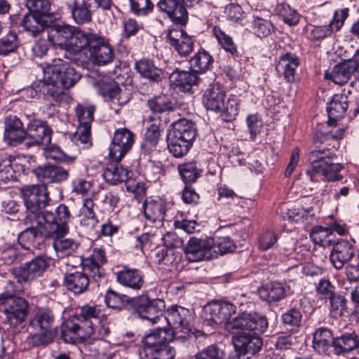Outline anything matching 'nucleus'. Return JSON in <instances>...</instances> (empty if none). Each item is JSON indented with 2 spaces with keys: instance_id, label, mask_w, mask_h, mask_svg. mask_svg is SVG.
Listing matches in <instances>:
<instances>
[{
  "instance_id": "dca6fc26",
  "label": "nucleus",
  "mask_w": 359,
  "mask_h": 359,
  "mask_svg": "<svg viewBox=\"0 0 359 359\" xmlns=\"http://www.w3.org/2000/svg\"><path fill=\"white\" fill-rule=\"evenodd\" d=\"M134 134L126 128L115 130L109 147V158L119 162L131 149L134 144Z\"/></svg>"
},
{
  "instance_id": "7c9ffc66",
  "label": "nucleus",
  "mask_w": 359,
  "mask_h": 359,
  "mask_svg": "<svg viewBox=\"0 0 359 359\" xmlns=\"http://www.w3.org/2000/svg\"><path fill=\"white\" fill-rule=\"evenodd\" d=\"M348 107V100L347 95L344 93L334 95L327 107L329 116L327 124L331 126H335L337 121L344 116Z\"/></svg>"
},
{
  "instance_id": "864d4df0",
  "label": "nucleus",
  "mask_w": 359,
  "mask_h": 359,
  "mask_svg": "<svg viewBox=\"0 0 359 359\" xmlns=\"http://www.w3.org/2000/svg\"><path fill=\"white\" fill-rule=\"evenodd\" d=\"M26 6L31 12L29 14L50 18L49 13L50 4L48 0H27Z\"/></svg>"
},
{
  "instance_id": "5701e85b",
  "label": "nucleus",
  "mask_w": 359,
  "mask_h": 359,
  "mask_svg": "<svg viewBox=\"0 0 359 359\" xmlns=\"http://www.w3.org/2000/svg\"><path fill=\"white\" fill-rule=\"evenodd\" d=\"M354 254L353 244L347 241H341L334 245L330 259L335 269H341L353 258Z\"/></svg>"
},
{
  "instance_id": "2eb2a0df",
  "label": "nucleus",
  "mask_w": 359,
  "mask_h": 359,
  "mask_svg": "<svg viewBox=\"0 0 359 359\" xmlns=\"http://www.w3.org/2000/svg\"><path fill=\"white\" fill-rule=\"evenodd\" d=\"M214 238L191 237L184 248V253L189 262H197L214 258L212 249Z\"/></svg>"
},
{
  "instance_id": "09e8293b",
  "label": "nucleus",
  "mask_w": 359,
  "mask_h": 359,
  "mask_svg": "<svg viewBox=\"0 0 359 359\" xmlns=\"http://www.w3.org/2000/svg\"><path fill=\"white\" fill-rule=\"evenodd\" d=\"M20 46L18 34L14 31H9L0 36V55H7L17 50Z\"/></svg>"
},
{
  "instance_id": "72a5a7b5",
  "label": "nucleus",
  "mask_w": 359,
  "mask_h": 359,
  "mask_svg": "<svg viewBox=\"0 0 359 359\" xmlns=\"http://www.w3.org/2000/svg\"><path fill=\"white\" fill-rule=\"evenodd\" d=\"M332 332L324 327L318 328L313 334V348L320 354H329L334 341Z\"/></svg>"
},
{
  "instance_id": "ea45409f",
  "label": "nucleus",
  "mask_w": 359,
  "mask_h": 359,
  "mask_svg": "<svg viewBox=\"0 0 359 359\" xmlns=\"http://www.w3.org/2000/svg\"><path fill=\"white\" fill-rule=\"evenodd\" d=\"M168 134L192 142L196 135L194 123L186 118H181L172 124Z\"/></svg>"
},
{
  "instance_id": "a19ab883",
  "label": "nucleus",
  "mask_w": 359,
  "mask_h": 359,
  "mask_svg": "<svg viewBox=\"0 0 359 359\" xmlns=\"http://www.w3.org/2000/svg\"><path fill=\"white\" fill-rule=\"evenodd\" d=\"M196 72L193 71H178L176 70L170 74V80L175 85L183 88L184 90H189L193 86L196 85L198 81V76Z\"/></svg>"
},
{
  "instance_id": "2f4dec72",
  "label": "nucleus",
  "mask_w": 359,
  "mask_h": 359,
  "mask_svg": "<svg viewBox=\"0 0 359 359\" xmlns=\"http://www.w3.org/2000/svg\"><path fill=\"white\" fill-rule=\"evenodd\" d=\"M357 69V65L353 60L335 65L330 73H325V78L332 80L334 83L342 85L348 81Z\"/></svg>"
},
{
  "instance_id": "b1692460",
  "label": "nucleus",
  "mask_w": 359,
  "mask_h": 359,
  "mask_svg": "<svg viewBox=\"0 0 359 359\" xmlns=\"http://www.w3.org/2000/svg\"><path fill=\"white\" fill-rule=\"evenodd\" d=\"M27 137V130L22 121L16 116L10 115L5 119L4 138L11 145L21 143Z\"/></svg>"
},
{
  "instance_id": "f8f14e48",
  "label": "nucleus",
  "mask_w": 359,
  "mask_h": 359,
  "mask_svg": "<svg viewBox=\"0 0 359 359\" xmlns=\"http://www.w3.org/2000/svg\"><path fill=\"white\" fill-rule=\"evenodd\" d=\"M135 311L143 319L153 324L156 323L165 311V302L161 299H150L147 295H142L133 300Z\"/></svg>"
},
{
  "instance_id": "4468645a",
  "label": "nucleus",
  "mask_w": 359,
  "mask_h": 359,
  "mask_svg": "<svg viewBox=\"0 0 359 359\" xmlns=\"http://www.w3.org/2000/svg\"><path fill=\"white\" fill-rule=\"evenodd\" d=\"M92 336L93 330L83 326L76 316H70L61 325V338L66 343H81Z\"/></svg>"
},
{
  "instance_id": "bb28decb",
  "label": "nucleus",
  "mask_w": 359,
  "mask_h": 359,
  "mask_svg": "<svg viewBox=\"0 0 359 359\" xmlns=\"http://www.w3.org/2000/svg\"><path fill=\"white\" fill-rule=\"evenodd\" d=\"M115 274L117 282L125 287L139 290L144 283L143 273L137 269L124 267Z\"/></svg>"
},
{
  "instance_id": "c03bdc74",
  "label": "nucleus",
  "mask_w": 359,
  "mask_h": 359,
  "mask_svg": "<svg viewBox=\"0 0 359 359\" xmlns=\"http://www.w3.org/2000/svg\"><path fill=\"white\" fill-rule=\"evenodd\" d=\"M213 58L205 50L196 53L189 60L191 70L196 73H203L208 70L212 64Z\"/></svg>"
},
{
  "instance_id": "393cba45",
  "label": "nucleus",
  "mask_w": 359,
  "mask_h": 359,
  "mask_svg": "<svg viewBox=\"0 0 359 359\" xmlns=\"http://www.w3.org/2000/svg\"><path fill=\"white\" fill-rule=\"evenodd\" d=\"M74 27L69 25H56L50 27L48 33V39L57 48L62 50H69Z\"/></svg>"
},
{
  "instance_id": "e433bc0d",
  "label": "nucleus",
  "mask_w": 359,
  "mask_h": 359,
  "mask_svg": "<svg viewBox=\"0 0 359 359\" xmlns=\"http://www.w3.org/2000/svg\"><path fill=\"white\" fill-rule=\"evenodd\" d=\"M137 72L144 78L150 81L159 82L164 77L163 72L157 67L152 60L142 59L135 63Z\"/></svg>"
},
{
  "instance_id": "13d9d810",
  "label": "nucleus",
  "mask_w": 359,
  "mask_h": 359,
  "mask_svg": "<svg viewBox=\"0 0 359 359\" xmlns=\"http://www.w3.org/2000/svg\"><path fill=\"white\" fill-rule=\"evenodd\" d=\"M252 30L257 36L266 37L273 30V26L269 20L254 16L252 22Z\"/></svg>"
},
{
  "instance_id": "aec40b11",
  "label": "nucleus",
  "mask_w": 359,
  "mask_h": 359,
  "mask_svg": "<svg viewBox=\"0 0 359 359\" xmlns=\"http://www.w3.org/2000/svg\"><path fill=\"white\" fill-rule=\"evenodd\" d=\"M36 177L46 186L47 184L60 183L69 177L68 170L55 165H45L33 169Z\"/></svg>"
},
{
  "instance_id": "20e7f679",
  "label": "nucleus",
  "mask_w": 359,
  "mask_h": 359,
  "mask_svg": "<svg viewBox=\"0 0 359 359\" xmlns=\"http://www.w3.org/2000/svg\"><path fill=\"white\" fill-rule=\"evenodd\" d=\"M55 217L48 214L46 217H36L34 215H26L24 224L27 228L22 231L18 241L22 247L26 250L36 248L39 243V239L57 238L65 231V228L54 223Z\"/></svg>"
},
{
  "instance_id": "58836bf2",
  "label": "nucleus",
  "mask_w": 359,
  "mask_h": 359,
  "mask_svg": "<svg viewBox=\"0 0 359 359\" xmlns=\"http://www.w3.org/2000/svg\"><path fill=\"white\" fill-rule=\"evenodd\" d=\"M145 218L151 222H162L166 211L165 202L161 200L146 201L143 205Z\"/></svg>"
},
{
  "instance_id": "9b49d317",
  "label": "nucleus",
  "mask_w": 359,
  "mask_h": 359,
  "mask_svg": "<svg viewBox=\"0 0 359 359\" xmlns=\"http://www.w3.org/2000/svg\"><path fill=\"white\" fill-rule=\"evenodd\" d=\"M54 319V314L50 309L46 307L36 309L29 324L41 332L35 337L37 338L38 345H46L53 341L55 336V332L53 327Z\"/></svg>"
},
{
  "instance_id": "cd10ccee",
  "label": "nucleus",
  "mask_w": 359,
  "mask_h": 359,
  "mask_svg": "<svg viewBox=\"0 0 359 359\" xmlns=\"http://www.w3.org/2000/svg\"><path fill=\"white\" fill-rule=\"evenodd\" d=\"M89 50L93 62L97 65H107L114 59V50L111 46L97 37L95 42L90 45Z\"/></svg>"
},
{
  "instance_id": "7ed1b4c3",
  "label": "nucleus",
  "mask_w": 359,
  "mask_h": 359,
  "mask_svg": "<svg viewBox=\"0 0 359 359\" xmlns=\"http://www.w3.org/2000/svg\"><path fill=\"white\" fill-rule=\"evenodd\" d=\"M104 251L94 248L90 255L81 261L83 271L67 273L64 283L67 289L75 294L83 293L88 287L90 278L97 281L104 276L102 266L106 263Z\"/></svg>"
},
{
  "instance_id": "f03ea898",
  "label": "nucleus",
  "mask_w": 359,
  "mask_h": 359,
  "mask_svg": "<svg viewBox=\"0 0 359 359\" xmlns=\"http://www.w3.org/2000/svg\"><path fill=\"white\" fill-rule=\"evenodd\" d=\"M43 90L57 102L69 100L67 90L74 86L81 75L69 64L62 59H54L43 67Z\"/></svg>"
},
{
  "instance_id": "69168bd1",
  "label": "nucleus",
  "mask_w": 359,
  "mask_h": 359,
  "mask_svg": "<svg viewBox=\"0 0 359 359\" xmlns=\"http://www.w3.org/2000/svg\"><path fill=\"white\" fill-rule=\"evenodd\" d=\"M125 295L120 294L109 289L107 291L104 302L107 306L120 310L125 304Z\"/></svg>"
},
{
  "instance_id": "a18cd8bd",
  "label": "nucleus",
  "mask_w": 359,
  "mask_h": 359,
  "mask_svg": "<svg viewBox=\"0 0 359 359\" xmlns=\"http://www.w3.org/2000/svg\"><path fill=\"white\" fill-rule=\"evenodd\" d=\"M333 347L337 354L349 352L359 348V339L355 334H346L337 338L333 341Z\"/></svg>"
},
{
  "instance_id": "603ef678",
  "label": "nucleus",
  "mask_w": 359,
  "mask_h": 359,
  "mask_svg": "<svg viewBox=\"0 0 359 359\" xmlns=\"http://www.w3.org/2000/svg\"><path fill=\"white\" fill-rule=\"evenodd\" d=\"M44 155L46 158L62 161L67 164L73 163L77 158L76 155H67L55 145L48 146L45 148Z\"/></svg>"
},
{
  "instance_id": "c9c22d12",
  "label": "nucleus",
  "mask_w": 359,
  "mask_h": 359,
  "mask_svg": "<svg viewBox=\"0 0 359 359\" xmlns=\"http://www.w3.org/2000/svg\"><path fill=\"white\" fill-rule=\"evenodd\" d=\"M73 36L69 43V50L75 53L81 52L95 42L96 35L87 34L77 27H74Z\"/></svg>"
},
{
  "instance_id": "e2e57ef3",
  "label": "nucleus",
  "mask_w": 359,
  "mask_h": 359,
  "mask_svg": "<svg viewBox=\"0 0 359 359\" xmlns=\"http://www.w3.org/2000/svg\"><path fill=\"white\" fill-rule=\"evenodd\" d=\"M316 292L323 299H328L337 292L334 285L329 279L321 278L316 284Z\"/></svg>"
},
{
  "instance_id": "3c124183",
  "label": "nucleus",
  "mask_w": 359,
  "mask_h": 359,
  "mask_svg": "<svg viewBox=\"0 0 359 359\" xmlns=\"http://www.w3.org/2000/svg\"><path fill=\"white\" fill-rule=\"evenodd\" d=\"M147 105L154 114H161L174 110L173 104L170 97L165 95H160L152 97L147 101Z\"/></svg>"
},
{
  "instance_id": "6e6552de",
  "label": "nucleus",
  "mask_w": 359,
  "mask_h": 359,
  "mask_svg": "<svg viewBox=\"0 0 359 359\" xmlns=\"http://www.w3.org/2000/svg\"><path fill=\"white\" fill-rule=\"evenodd\" d=\"M56 214H57V217L55 218L54 223L59 226H63L65 229L57 238H49V240L53 241V247L57 257L64 258L76 253L80 243L75 238H64L68 233L69 229L68 222L71 214L69 208L65 204H60L56 208Z\"/></svg>"
},
{
  "instance_id": "39448f33",
  "label": "nucleus",
  "mask_w": 359,
  "mask_h": 359,
  "mask_svg": "<svg viewBox=\"0 0 359 359\" xmlns=\"http://www.w3.org/2000/svg\"><path fill=\"white\" fill-rule=\"evenodd\" d=\"M172 334L165 328H158L146 334L140 341V359H173L175 349L170 345Z\"/></svg>"
},
{
  "instance_id": "1a4fd4ad",
  "label": "nucleus",
  "mask_w": 359,
  "mask_h": 359,
  "mask_svg": "<svg viewBox=\"0 0 359 359\" xmlns=\"http://www.w3.org/2000/svg\"><path fill=\"white\" fill-rule=\"evenodd\" d=\"M0 312L5 315V322L15 327L25 321L29 313V303L21 297L0 294Z\"/></svg>"
},
{
  "instance_id": "0eeeda50",
  "label": "nucleus",
  "mask_w": 359,
  "mask_h": 359,
  "mask_svg": "<svg viewBox=\"0 0 359 359\" xmlns=\"http://www.w3.org/2000/svg\"><path fill=\"white\" fill-rule=\"evenodd\" d=\"M165 318L171 328V330H168L172 334V339L196 340L204 337L203 332L191 326L192 315L187 308L178 305L172 306L166 310Z\"/></svg>"
},
{
  "instance_id": "4be33fe9",
  "label": "nucleus",
  "mask_w": 359,
  "mask_h": 359,
  "mask_svg": "<svg viewBox=\"0 0 359 359\" xmlns=\"http://www.w3.org/2000/svg\"><path fill=\"white\" fill-rule=\"evenodd\" d=\"M158 7L161 11L165 13L175 24L182 26L187 25L189 13L184 4L179 0H160Z\"/></svg>"
},
{
  "instance_id": "ddd939ff",
  "label": "nucleus",
  "mask_w": 359,
  "mask_h": 359,
  "mask_svg": "<svg viewBox=\"0 0 359 359\" xmlns=\"http://www.w3.org/2000/svg\"><path fill=\"white\" fill-rule=\"evenodd\" d=\"M50 265V259L38 256L30 262L12 269L13 276L18 283H26L34 280L41 276Z\"/></svg>"
},
{
  "instance_id": "c756f323",
  "label": "nucleus",
  "mask_w": 359,
  "mask_h": 359,
  "mask_svg": "<svg viewBox=\"0 0 359 359\" xmlns=\"http://www.w3.org/2000/svg\"><path fill=\"white\" fill-rule=\"evenodd\" d=\"M299 64V58L295 54L287 53L280 57L276 69L283 74L287 82L292 83L295 81L296 69Z\"/></svg>"
},
{
  "instance_id": "052dcab7",
  "label": "nucleus",
  "mask_w": 359,
  "mask_h": 359,
  "mask_svg": "<svg viewBox=\"0 0 359 359\" xmlns=\"http://www.w3.org/2000/svg\"><path fill=\"white\" fill-rule=\"evenodd\" d=\"M130 10L136 15L144 16L152 11L154 4L150 0H129Z\"/></svg>"
},
{
  "instance_id": "6ab92c4d",
  "label": "nucleus",
  "mask_w": 359,
  "mask_h": 359,
  "mask_svg": "<svg viewBox=\"0 0 359 359\" xmlns=\"http://www.w3.org/2000/svg\"><path fill=\"white\" fill-rule=\"evenodd\" d=\"M52 130L46 122L34 119L32 120L27 128V137L32 142H27L28 147L32 145L43 144L48 146L51 141Z\"/></svg>"
},
{
  "instance_id": "c85d7f7f",
  "label": "nucleus",
  "mask_w": 359,
  "mask_h": 359,
  "mask_svg": "<svg viewBox=\"0 0 359 359\" xmlns=\"http://www.w3.org/2000/svg\"><path fill=\"white\" fill-rule=\"evenodd\" d=\"M225 92L219 83L209 86L203 96V103L207 109L221 111L224 108Z\"/></svg>"
},
{
  "instance_id": "4d7b16f0",
  "label": "nucleus",
  "mask_w": 359,
  "mask_h": 359,
  "mask_svg": "<svg viewBox=\"0 0 359 359\" xmlns=\"http://www.w3.org/2000/svg\"><path fill=\"white\" fill-rule=\"evenodd\" d=\"M236 249V245L232 239L229 237L218 238L214 240V246L212 251L214 257L218 255H224L225 254L232 252Z\"/></svg>"
},
{
  "instance_id": "412c9836",
  "label": "nucleus",
  "mask_w": 359,
  "mask_h": 359,
  "mask_svg": "<svg viewBox=\"0 0 359 359\" xmlns=\"http://www.w3.org/2000/svg\"><path fill=\"white\" fill-rule=\"evenodd\" d=\"M97 90L102 96L110 100H116L120 105L126 104L130 100L128 93L122 90L118 84L111 79H104L95 83Z\"/></svg>"
},
{
  "instance_id": "4c0bfd02",
  "label": "nucleus",
  "mask_w": 359,
  "mask_h": 359,
  "mask_svg": "<svg viewBox=\"0 0 359 359\" xmlns=\"http://www.w3.org/2000/svg\"><path fill=\"white\" fill-rule=\"evenodd\" d=\"M261 299L269 303L277 302L285 297V289L279 282H271L258 290Z\"/></svg>"
},
{
  "instance_id": "0e129e2a",
  "label": "nucleus",
  "mask_w": 359,
  "mask_h": 359,
  "mask_svg": "<svg viewBox=\"0 0 359 359\" xmlns=\"http://www.w3.org/2000/svg\"><path fill=\"white\" fill-rule=\"evenodd\" d=\"M240 100L236 95H231L226 102V104H224L222 111L226 114V118L231 121L238 115L239 112Z\"/></svg>"
},
{
  "instance_id": "423d86ee",
  "label": "nucleus",
  "mask_w": 359,
  "mask_h": 359,
  "mask_svg": "<svg viewBox=\"0 0 359 359\" xmlns=\"http://www.w3.org/2000/svg\"><path fill=\"white\" fill-rule=\"evenodd\" d=\"M334 154L331 149L326 147L316 148L309 154V161L311 165L307 170L306 175L311 181H315V175L321 173L329 182L340 181L343 176L339 172L344 169L341 163H332V158Z\"/></svg>"
},
{
  "instance_id": "a878e982",
  "label": "nucleus",
  "mask_w": 359,
  "mask_h": 359,
  "mask_svg": "<svg viewBox=\"0 0 359 359\" xmlns=\"http://www.w3.org/2000/svg\"><path fill=\"white\" fill-rule=\"evenodd\" d=\"M170 44L181 55H187L194 48V40L182 29H171L167 34Z\"/></svg>"
},
{
  "instance_id": "bf43d9fd",
  "label": "nucleus",
  "mask_w": 359,
  "mask_h": 359,
  "mask_svg": "<svg viewBox=\"0 0 359 359\" xmlns=\"http://www.w3.org/2000/svg\"><path fill=\"white\" fill-rule=\"evenodd\" d=\"M159 137V126L156 123L151 124L147 128L142 147L146 151H151L157 145Z\"/></svg>"
},
{
  "instance_id": "338daca9",
  "label": "nucleus",
  "mask_w": 359,
  "mask_h": 359,
  "mask_svg": "<svg viewBox=\"0 0 359 359\" xmlns=\"http://www.w3.org/2000/svg\"><path fill=\"white\" fill-rule=\"evenodd\" d=\"M302 319V313L299 310L294 308L287 310L282 315L283 323L291 327H299Z\"/></svg>"
},
{
  "instance_id": "5fc2aeb1",
  "label": "nucleus",
  "mask_w": 359,
  "mask_h": 359,
  "mask_svg": "<svg viewBox=\"0 0 359 359\" xmlns=\"http://www.w3.org/2000/svg\"><path fill=\"white\" fill-rule=\"evenodd\" d=\"M310 236L312 241L320 246L327 247L332 243V241L330 238L332 236L331 230L327 228L319 226H315L313 228Z\"/></svg>"
},
{
  "instance_id": "de8ad7c7",
  "label": "nucleus",
  "mask_w": 359,
  "mask_h": 359,
  "mask_svg": "<svg viewBox=\"0 0 359 359\" xmlns=\"http://www.w3.org/2000/svg\"><path fill=\"white\" fill-rule=\"evenodd\" d=\"M212 33L219 45L226 52L230 53L233 57L238 56L237 46L231 36L226 34L220 27L216 26L213 27Z\"/></svg>"
},
{
  "instance_id": "473e14b6",
  "label": "nucleus",
  "mask_w": 359,
  "mask_h": 359,
  "mask_svg": "<svg viewBox=\"0 0 359 359\" xmlns=\"http://www.w3.org/2000/svg\"><path fill=\"white\" fill-rule=\"evenodd\" d=\"M49 22L50 19L28 13L23 17L20 26L23 30L36 37L43 32L45 28L49 25Z\"/></svg>"
},
{
  "instance_id": "37998d69",
  "label": "nucleus",
  "mask_w": 359,
  "mask_h": 359,
  "mask_svg": "<svg viewBox=\"0 0 359 359\" xmlns=\"http://www.w3.org/2000/svg\"><path fill=\"white\" fill-rule=\"evenodd\" d=\"M167 142L170 152L177 158L187 154L192 144V142L168 133L167 134Z\"/></svg>"
},
{
  "instance_id": "f704fd0d",
  "label": "nucleus",
  "mask_w": 359,
  "mask_h": 359,
  "mask_svg": "<svg viewBox=\"0 0 359 359\" xmlns=\"http://www.w3.org/2000/svg\"><path fill=\"white\" fill-rule=\"evenodd\" d=\"M73 316H76L82 322L83 326H90L93 334L95 332L93 320L99 323L103 313L99 306L85 304L79 308V313Z\"/></svg>"
},
{
  "instance_id": "a211bd4d",
  "label": "nucleus",
  "mask_w": 359,
  "mask_h": 359,
  "mask_svg": "<svg viewBox=\"0 0 359 359\" xmlns=\"http://www.w3.org/2000/svg\"><path fill=\"white\" fill-rule=\"evenodd\" d=\"M130 172L122 165L110 164L104 170L103 177L107 182L111 184H117L119 182H126L128 191L138 193L140 188L139 182L135 183L134 180H128Z\"/></svg>"
},
{
  "instance_id": "79ce46f5",
  "label": "nucleus",
  "mask_w": 359,
  "mask_h": 359,
  "mask_svg": "<svg viewBox=\"0 0 359 359\" xmlns=\"http://www.w3.org/2000/svg\"><path fill=\"white\" fill-rule=\"evenodd\" d=\"M177 170L182 180L186 184L196 182L203 171L198 167L196 161L179 164Z\"/></svg>"
},
{
  "instance_id": "680f3d73",
  "label": "nucleus",
  "mask_w": 359,
  "mask_h": 359,
  "mask_svg": "<svg viewBox=\"0 0 359 359\" xmlns=\"http://www.w3.org/2000/svg\"><path fill=\"white\" fill-rule=\"evenodd\" d=\"M95 107L93 105L88 104H79L76 107V114L80 123L91 124L94 120V112Z\"/></svg>"
},
{
  "instance_id": "8fccbe9b",
  "label": "nucleus",
  "mask_w": 359,
  "mask_h": 359,
  "mask_svg": "<svg viewBox=\"0 0 359 359\" xmlns=\"http://www.w3.org/2000/svg\"><path fill=\"white\" fill-rule=\"evenodd\" d=\"M276 12L279 18L289 26L297 25L301 15L298 12L286 4H279L276 6Z\"/></svg>"
},
{
  "instance_id": "f3484780",
  "label": "nucleus",
  "mask_w": 359,
  "mask_h": 359,
  "mask_svg": "<svg viewBox=\"0 0 359 359\" xmlns=\"http://www.w3.org/2000/svg\"><path fill=\"white\" fill-rule=\"evenodd\" d=\"M235 312V305L225 302H214L205 307L206 320L215 325L224 324L226 330V325L232 322L229 320L230 317Z\"/></svg>"
},
{
  "instance_id": "774afa93",
  "label": "nucleus",
  "mask_w": 359,
  "mask_h": 359,
  "mask_svg": "<svg viewBox=\"0 0 359 359\" xmlns=\"http://www.w3.org/2000/svg\"><path fill=\"white\" fill-rule=\"evenodd\" d=\"M75 138L81 144H91V124L80 123L75 133Z\"/></svg>"
},
{
  "instance_id": "9d476101",
  "label": "nucleus",
  "mask_w": 359,
  "mask_h": 359,
  "mask_svg": "<svg viewBox=\"0 0 359 359\" xmlns=\"http://www.w3.org/2000/svg\"><path fill=\"white\" fill-rule=\"evenodd\" d=\"M21 194L27 210V215H34L38 218L39 217H45L50 214L53 217H57L56 210L55 212L42 210L47 206L49 201L48 192L46 186L36 184L25 187L21 189Z\"/></svg>"
},
{
  "instance_id": "f257e3e1",
  "label": "nucleus",
  "mask_w": 359,
  "mask_h": 359,
  "mask_svg": "<svg viewBox=\"0 0 359 359\" xmlns=\"http://www.w3.org/2000/svg\"><path fill=\"white\" fill-rule=\"evenodd\" d=\"M268 327L265 316L257 313H243L226 325V330L235 334L233 342L240 358H249L262 348L259 335Z\"/></svg>"
},
{
  "instance_id": "49530a36",
  "label": "nucleus",
  "mask_w": 359,
  "mask_h": 359,
  "mask_svg": "<svg viewBox=\"0 0 359 359\" xmlns=\"http://www.w3.org/2000/svg\"><path fill=\"white\" fill-rule=\"evenodd\" d=\"M67 6L76 23L81 25L91 20L92 14L86 4H77L75 0H72Z\"/></svg>"
},
{
  "instance_id": "6e6d98bb",
  "label": "nucleus",
  "mask_w": 359,
  "mask_h": 359,
  "mask_svg": "<svg viewBox=\"0 0 359 359\" xmlns=\"http://www.w3.org/2000/svg\"><path fill=\"white\" fill-rule=\"evenodd\" d=\"M330 300V312L335 318L344 315L346 311V299L341 294L336 293L328 299Z\"/></svg>"
}]
</instances>
